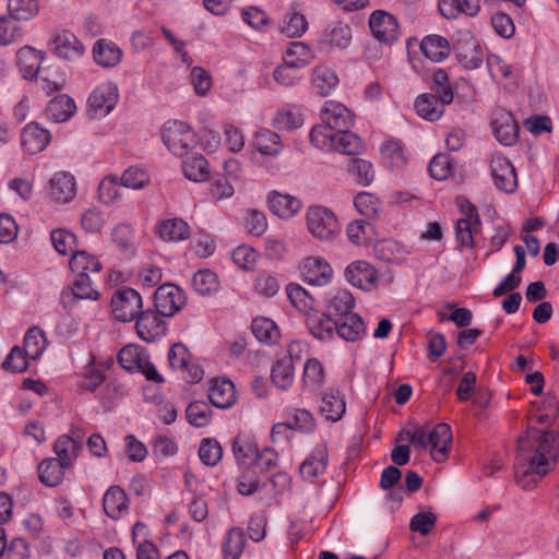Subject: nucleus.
<instances>
[{
	"instance_id": "nucleus-52",
	"label": "nucleus",
	"mask_w": 559,
	"mask_h": 559,
	"mask_svg": "<svg viewBox=\"0 0 559 559\" xmlns=\"http://www.w3.org/2000/svg\"><path fill=\"white\" fill-rule=\"evenodd\" d=\"M252 334L264 344H274L280 338V330L276 323L265 317L255 318L251 324Z\"/></svg>"
},
{
	"instance_id": "nucleus-37",
	"label": "nucleus",
	"mask_w": 559,
	"mask_h": 559,
	"mask_svg": "<svg viewBox=\"0 0 559 559\" xmlns=\"http://www.w3.org/2000/svg\"><path fill=\"white\" fill-rule=\"evenodd\" d=\"M492 132L502 145H512L518 136V126L509 112H498L492 122Z\"/></svg>"
},
{
	"instance_id": "nucleus-24",
	"label": "nucleus",
	"mask_w": 559,
	"mask_h": 559,
	"mask_svg": "<svg viewBox=\"0 0 559 559\" xmlns=\"http://www.w3.org/2000/svg\"><path fill=\"white\" fill-rule=\"evenodd\" d=\"M72 433L75 435L76 438L62 435L58 437L53 443V452L56 454L53 459L58 460V462L67 468L74 464L81 451V436L79 429L73 428Z\"/></svg>"
},
{
	"instance_id": "nucleus-17",
	"label": "nucleus",
	"mask_w": 559,
	"mask_h": 559,
	"mask_svg": "<svg viewBox=\"0 0 559 559\" xmlns=\"http://www.w3.org/2000/svg\"><path fill=\"white\" fill-rule=\"evenodd\" d=\"M51 50L59 57L74 61L85 53V46L71 32L61 31L56 33L49 40Z\"/></svg>"
},
{
	"instance_id": "nucleus-20",
	"label": "nucleus",
	"mask_w": 559,
	"mask_h": 559,
	"mask_svg": "<svg viewBox=\"0 0 559 559\" xmlns=\"http://www.w3.org/2000/svg\"><path fill=\"white\" fill-rule=\"evenodd\" d=\"M324 310L338 319L354 312L356 300L346 288H332L324 295Z\"/></svg>"
},
{
	"instance_id": "nucleus-11",
	"label": "nucleus",
	"mask_w": 559,
	"mask_h": 559,
	"mask_svg": "<svg viewBox=\"0 0 559 559\" xmlns=\"http://www.w3.org/2000/svg\"><path fill=\"white\" fill-rule=\"evenodd\" d=\"M456 58L468 70L478 69L484 61V51L477 39L469 32H460L454 43Z\"/></svg>"
},
{
	"instance_id": "nucleus-47",
	"label": "nucleus",
	"mask_w": 559,
	"mask_h": 559,
	"mask_svg": "<svg viewBox=\"0 0 559 559\" xmlns=\"http://www.w3.org/2000/svg\"><path fill=\"white\" fill-rule=\"evenodd\" d=\"M182 171L190 181L203 182L209 178V163L203 155L194 154L183 160Z\"/></svg>"
},
{
	"instance_id": "nucleus-14",
	"label": "nucleus",
	"mask_w": 559,
	"mask_h": 559,
	"mask_svg": "<svg viewBox=\"0 0 559 559\" xmlns=\"http://www.w3.org/2000/svg\"><path fill=\"white\" fill-rule=\"evenodd\" d=\"M369 27L373 37L385 44L394 43L400 36L397 20L384 10H376L370 14Z\"/></svg>"
},
{
	"instance_id": "nucleus-28",
	"label": "nucleus",
	"mask_w": 559,
	"mask_h": 559,
	"mask_svg": "<svg viewBox=\"0 0 559 559\" xmlns=\"http://www.w3.org/2000/svg\"><path fill=\"white\" fill-rule=\"evenodd\" d=\"M94 61L102 68L110 69L117 67L122 59L121 48L114 41L100 38L95 41L92 49Z\"/></svg>"
},
{
	"instance_id": "nucleus-57",
	"label": "nucleus",
	"mask_w": 559,
	"mask_h": 559,
	"mask_svg": "<svg viewBox=\"0 0 559 559\" xmlns=\"http://www.w3.org/2000/svg\"><path fill=\"white\" fill-rule=\"evenodd\" d=\"M186 417L193 427H205L211 420L212 409L205 402L194 401L188 405Z\"/></svg>"
},
{
	"instance_id": "nucleus-58",
	"label": "nucleus",
	"mask_w": 559,
	"mask_h": 559,
	"mask_svg": "<svg viewBox=\"0 0 559 559\" xmlns=\"http://www.w3.org/2000/svg\"><path fill=\"white\" fill-rule=\"evenodd\" d=\"M280 287L281 284L277 277L266 271L259 272L253 280L254 292L265 298L274 297Z\"/></svg>"
},
{
	"instance_id": "nucleus-25",
	"label": "nucleus",
	"mask_w": 559,
	"mask_h": 559,
	"mask_svg": "<svg viewBox=\"0 0 559 559\" xmlns=\"http://www.w3.org/2000/svg\"><path fill=\"white\" fill-rule=\"evenodd\" d=\"M319 412L331 423L340 421L346 412L344 394L332 388L325 390L320 399Z\"/></svg>"
},
{
	"instance_id": "nucleus-1",
	"label": "nucleus",
	"mask_w": 559,
	"mask_h": 559,
	"mask_svg": "<svg viewBox=\"0 0 559 559\" xmlns=\"http://www.w3.org/2000/svg\"><path fill=\"white\" fill-rule=\"evenodd\" d=\"M559 462V440L552 431L543 432L532 450L520 442L514 463L516 484L524 490L536 488L539 480L554 471Z\"/></svg>"
},
{
	"instance_id": "nucleus-38",
	"label": "nucleus",
	"mask_w": 559,
	"mask_h": 559,
	"mask_svg": "<svg viewBox=\"0 0 559 559\" xmlns=\"http://www.w3.org/2000/svg\"><path fill=\"white\" fill-rule=\"evenodd\" d=\"M76 111L74 100L68 95H59L52 98L46 108V116L53 122L68 121Z\"/></svg>"
},
{
	"instance_id": "nucleus-56",
	"label": "nucleus",
	"mask_w": 559,
	"mask_h": 559,
	"mask_svg": "<svg viewBox=\"0 0 559 559\" xmlns=\"http://www.w3.org/2000/svg\"><path fill=\"white\" fill-rule=\"evenodd\" d=\"M246 538L241 528L233 527L228 531L224 542L225 559H239L245 549Z\"/></svg>"
},
{
	"instance_id": "nucleus-33",
	"label": "nucleus",
	"mask_w": 559,
	"mask_h": 559,
	"mask_svg": "<svg viewBox=\"0 0 559 559\" xmlns=\"http://www.w3.org/2000/svg\"><path fill=\"white\" fill-rule=\"evenodd\" d=\"M35 79L38 90L43 91L46 95L63 90L67 83L66 73L57 66L41 68Z\"/></svg>"
},
{
	"instance_id": "nucleus-60",
	"label": "nucleus",
	"mask_w": 559,
	"mask_h": 559,
	"mask_svg": "<svg viewBox=\"0 0 559 559\" xmlns=\"http://www.w3.org/2000/svg\"><path fill=\"white\" fill-rule=\"evenodd\" d=\"M233 452L239 464L249 465L254 463L258 448L254 442L238 436L233 442Z\"/></svg>"
},
{
	"instance_id": "nucleus-42",
	"label": "nucleus",
	"mask_w": 559,
	"mask_h": 559,
	"mask_svg": "<svg viewBox=\"0 0 559 559\" xmlns=\"http://www.w3.org/2000/svg\"><path fill=\"white\" fill-rule=\"evenodd\" d=\"M295 380V365L289 359L277 358L271 370V381L280 391H287Z\"/></svg>"
},
{
	"instance_id": "nucleus-51",
	"label": "nucleus",
	"mask_w": 559,
	"mask_h": 559,
	"mask_svg": "<svg viewBox=\"0 0 559 559\" xmlns=\"http://www.w3.org/2000/svg\"><path fill=\"white\" fill-rule=\"evenodd\" d=\"M191 285L201 296H211L219 290L218 276L207 269L195 272L191 278Z\"/></svg>"
},
{
	"instance_id": "nucleus-9",
	"label": "nucleus",
	"mask_w": 559,
	"mask_h": 559,
	"mask_svg": "<svg viewBox=\"0 0 559 559\" xmlns=\"http://www.w3.org/2000/svg\"><path fill=\"white\" fill-rule=\"evenodd\" d=\"M489 168L493 185L497 189L513 193L518 188V175L512 163L499 152L489 157Z\"/></svg>"
},
{
	"instance_id": "nucleus-40",
	"label": "nucleus",
	"mask_w": 559,
	"mask_h": 559,
	"mask_svg": "<svg viewBox=\"0 0 559 559\" xmlns=\"http://www.w3.org/2000/svg\"><path fill=\"white\" fill-rule=\"evenodd\" d=\"M420 50L426 58L433 62H441L450 55L449 41L440 35H427L420 43Z\"/></svg>"
},
{
	"instance_id": "nucleus-53",
	"label": "nucleus",
	"mask_w": 559,
	"mask_h": 559,
	"mask_svg": "<svg viewBox=\"0 0 559 559\" xmlns=\"http://www.w3.org/2000/svg\"><path fill=\"white\" fill-rule=\"evenodd\" d=\"M189 82L194 94L199 97H206L213 87L212 74L201 66L191 67Z\"/></svg>"
},
{
	"instance_id": "nucleus-63",
	"label": "nucleus",
	"mask_w": 559,
	"mask_h": 559,
	"mask_svg": "<svg viewBox=\"0 0 559 559\" xmlns=\"http://www.w3.org/2000/svg\"><path fill=\"white\" fill-rule=\"evenodd\" d=\"M336 145L333 151H337L347 155H356L362 147V142L358 135L347 131V129H340L336 136Z\"/></svg>"
},
{
	"instance_id": "nucleus-44",
	"label": "nucleus",
	"mask_w": 559,
	"mask_h": 559,
	"mask_svg": "<svg viewBox=\"0 0 559 559\" xmlns=\"http://www.w3.org/2000/svg\"><path fill=\"white\" fill-rule=\"evenodd\" d=\"M285 293L290 305L298 312L306 316L314 308V298L301 285L289 283L285 286Z\"/></svg>"
},
{
	"instance_id": "nucleus-46",
	"label": "nucleus",
	"mask_w": 559,
	"mask_h": 559,
	"mask_svg": "<svg viewBox=\"0 0 559 559\" xmlns=\"http://www.w3.org/2000/svg\"><path fill=\"white\" fill-rule=\"evenodd\" d=\"M352 41V28L348 24L337 22L332 25L321 39L320 45L328 48H346Z\"/></svg>"
},
{
	"instance_id": "nucleus-39",
	"label": "nucleus",
	"mask_w": 559,
	"mask_h": 559,
	"mask_svg": "<svg viewBox=\"0 0 559 559\" xmlns=\"http://www.w3.org/2000/svg\"><path fill=\"white\" fill-rule=\"evenodd\" d=\"M414 107L416 114L428 121H437L444 114L442 103L438 102L437 95L432 93H424L416 97Z\"/></svg>"
},
{
	"instance_id": "nucleus-49",
	"label": "nucleus",
	"mask_w": 559,
	"mask_h": 559,
	"mask_svg": "<svg viewBox=\"0 0 559 559\" xmlns=\"http://www.w3.org/2000/svg\"><path fill=\"white\" fill-rule=\"evenodd\" d=\"M66 469L67 467L60 464L58 460L48 457L39 463L38 476L44 485L55 487L62 481Z\"/></svg>"
},
{
	"instance_id": "nucleus-10",
	"label": "nucleus",
	"mask_w": 559,
	"mask_h": 559,
	"mask_svg": "<svg viewBox=\"0 0 559 559\" xmlns=\"http://www.w3.org/2000/svg\"><path fill=\"white\" fill-rule=\"evenodd\" d=\"M118 99L119 91L117 84L106 81L93 88L87 98V107L95 117H105L114 110Z\"/></svg>"
},
{
	"instance_id": "nucleus-55",
	"label": "nucleus",
	"mask_w": 559,
	"mask_h": 559,
	"mask_svg": "<svg viewBox=\"0 0 559 559\" xmlns=\"http://www.w3.org/2000/svg\"><path fill=\"white\" fill-rule=\"evenodd\" d=\"M7 187L21 201L28 202L34 195L35 174L13 177L8 181Z\"/></svg>"
},
{
	"instance_id": "nucleus-16",
	"label": "nucleus",
	"mask_w": 559,
	"mask_h": 559,
	"mask_svg": "<svg viewBox=\"0 0 559 559\" xmlns=\"http://www.w3.org/2000/svg\"><path fill=\"white\" fill-rule=\"evenodd\" d=\"M306 324L310 334L320 342H332L335 338L336 318L325 310L313 308L306 314Z\"/></svg>"
},
{
	"instance_id": "nucleus-4",
	"label": "nucleus",
	"mask_w": 559,
	"mask_h": 559,
	"mask_svg": "<svg viewBox=\"0 0 559 559\" xmlns=\"http://www.w3.org/2000/svg\"><path fill=\"white\" fill-rule=\"evenodd\" d=\"M162 140L170 153L183 156L194 146L195 133L187 122L168 120L162 128Z\"/></svg>"
},
{
	"instance_id": "nucleus-48",
	"label": "nucleus",
	"mask_w": 559,
	"mask_h": 559,
	"mask_svg": "<svg viewBox=\"0 0 559 559\" xmlns=\"http://www.w3.org/2000/svg\"><path fill=\"white\" fill-rule=\"evenodd\" d=\"M338 130L323 122L314 126L310 131V141L319 150L333 151L336 145Z\"/></svg>"
},
{
	"instance_id": "nucleus-31",
	"label": "nucleus",
	"mask_w": 559,
	"mask_h": 559,
	"mask_svg": "<svg viewBox=\"0 0 559 559\" xmlns=\"http://www.w3.org/2000/svg\"><path fill=\"white\" fill-rule=\"evenodd\" d=\"M100 294L90 276H75L71 287L63 290L62 301L69 305L81 299L97 300Z\"/></svg>"
},
{
	"instance_id": "nucleus-8",
	"label": "nucleus",
	"mask_w": 559,
	"mask_h": 559,
	"mask_svg": "<svg viewBox=\"0 0 559 559\" xmlns=\"http://www.w3.org/2000/svg\"><path fill=\"white\" fill-rule=\"evenodd\" d=\"M344 278L349 285L364 292L376 289L380 282L378 270L365 260L350 262L344 270Z\"/></svg>"
},
{
	"instance_id": "nucleus-12",
	"label": "nucleus",
	"mask_w": 559,
	"mask_h": 559,
	"mask_svg": "<svg viewBox=\"0 0 559 559\" xmlns=\"http://www.w3.org/2000/svg\"><path fill=\"white\" fill-rule=\"evenodd\" d=\"M302 280L312 286H325L333 280L334 272L331 264L322 257L310 255L300 264Z\"/></svg>"
},
{
	"instance_id": "nucleus-45",
	"label": "nucleus",
	"mask_w": 559,
	"mask_h": 559,
	"mask_svg": "<svg viewBox=\"0 0 559 559\" xmlns=\"http://www.w3.org/2000/svg\"><path fill=\"white\" fill-rule=\"evenodd\" d=\"M381 158L383 163L392 168H402L405 166L407 157L404 145L401 141L389 139L380 146Z\"/></svg>"
},
{
	"instance_id": "nucleus-15",
	"label": "nucleus",
	"mask_w": 559,
	"mask_h": 559,
	"mask_svg": "<svg viewBox=\"0 0 559 559\" xmlns=\"http://www.w3.org/2000/svg\"><path fill=\"white\" fill-rule=\"evenodd\" d=\"M157 310H145L140 313L135 323L138 336L147 343H153L166 335L167 325Z\"/></svg>"
},
{
	"instance_id": "nucleus-50",
	"label": "nucleus",
	"mask_w": 559,
	"mask_h": 559,
	"mask_svg": "<svg viewBox=\"0 0 559 559\" xmlns=\"http://www.w3.org/2000/svg\"><path fill=\"white\" fill-rule=\"evenodd\" d=\"M280 29L282 34L289 38H298L307 32L308 21L305 14L292 8L282 20Z\"/></svg>"
},
{
	"instance_id": "nucleus-35",
	"label": "nucleus",
	"mask_w": 559,
	"mask_h": 559,
	"mask_svg": "<svg viewBox=\"0 0 559 559\" xmlns=\"http://www.w3.org/2000/svg\"><path fill=\"white\" fill-rule=\"evenodd\" d=\"M70 269L75 276H90L102 271L98 258L85 250H76L69 261Z\"/></svg>"
},
{
	"instance_id": "nucleus-32",
	"label": "nucleus",
	"mask_w": 559,
	"mask_h": 559,
	"mask_svg": "<svg viewBox=\"0 0 559 559\" xmlns=\"http://www.w3.org/2000/svg\"><path fill=\"white\" fill-rule=\"evenodd\" d=\"M329 454L325 444H318L301 463L299 471L305 479H312L322 475L328 466Z\"/></svg>"
},
{
	"instance_id": "nucleus-2",
	"label": "nucleus",
	"mask_w": 559,
	"mask_h": 559,
	"mask_svg": "<svg viewBox=\"0 0 559 559\" xmlns=\"http://www.w3.org/2000/svg\"><path fill=\"white\" fill-rule=\"evenodd\" d=\"M407 437L416 448L429 449L435 462L441 463L448 459L452 441V430L448 424H438L428 432L424 428H415L407 432Z\"/></svg>"
},
{
	"instance_id": "nucleus-61",
	"label": "nucleus",
	"mask_w": 559,
	"mask_h": 559,
	"mask_svg": "<svg viewBox=\"0 0 559 559\" xmlns=\"http://www.w3.org/2000/svg\"><path fill=\"white\" fill-rule=\"evenodd\" d=\"M98 200L105 205H111L121 198V189L117 176H106L98 186Z\"/></svg>"
},
{
	"instance_id": "nucleus-34",
	"label": "nucleus",
	"mask_w": 559,
	"mask_h": 559,
	"mask_svg": "<svg viewBox=\"0 0 559 559\" xmlns=\"http://www.w3.org/2000/svg\"><path fill=\"white\" fill-rule=\"evenodd\" d=\"M253 146L263 156L275 157L283 151L281 136L266 128L259 129L252 139Z\"/></svg>"
},
{
	"instance_id": "nucleus-59",
	"label": "nucleus",
	"mask_w": 559,
	"mask_h": 559,
	"mask_svg": "<svg viewBox=\"0 0 559 559\" xmlns=\"http://www.w3.org/2000/svg\"><path fill=\"white\" fill-rule=\"evenodd\" d=\"M20 21L12 15L0 17V45L7 46L22 39Z\"/></svg>"
},
{
	"instance_id": "nucleus-5",
	"label": "nucleus",
	"mask_w": 559,
	"mask_h": 559,
	"mask_svg": "<svg viewBox=\"0 0 559 559\" xmlns=\"http://www.w3.org/2000/svg\"><path fill=\"white\" fill-rule=\"evenodd\" d=\"M308 231L318 240L330 241L340 233V224L335 214L322 205H312L306 211Z\"/></svg>"
},
{
	"instance_id": "nucleus-19",
	"label": "nucleus",
	"mask_w": 559,
	"mask_h": 559,
	"mask_svg": "<svg viewBox=\"0 0 559 559\" xmlns=\"http://www.w3.org/2000/svg\"><path fill=\"white\" fill-rule=\"evenodd\" d=\"M50 141V131L37 122H29L22 129L21 145L27 154L34 155L43 152Z\"/></svg>"
},
{
	"instance_id": "nucleus-26",
	"label": "nucleus",
	"mask_w": 559,
	"mask_h": 559,
	"mask_svg": "<svg viewBox=\"0 0 559 559\" xmlns=\"http://www.w3.org/2000/svg\"><path fill=\"white\" fill-rule=\"evenodd\" d=\"M326 372L323 364L316 357L307 358L301 372V388L305 392L316 393L325 384Z\"/></svg>"
},
{
	"instance_id": "nucleus-27",
	"label": "nucleus",
	"mask_w": 559,
	"mask_h": 559,
	"mask_svg": "<svg viewBox=\"0 0 559 559\" xmlns=\"http://www.w3.org/2000/svg\"><path fill=\"white\" fill-rule=\"evenodd\" d=\"M321 122L340 129H348L353 123L349 109L340 102L326 100L320 109Z\"/></svg>"
},
{
	"instance_id": "nucleus-43",
	"label": "nucleus",
	"mask_w": 559,
	"mask_h": 559,
	"mask_svg": "<svg viewBox=\"0 0 559 559\" xmlns=\"http://www.w3.org/2000/svg\"><path fill=\"white\" fill-rule=\"evenodd\" d=\"M304 124L301 108L287 105L278 109L273 118V126L280 130L292 131Z\"/></svg>"
},
{
	"instance_id": "nucleus-36",
	"label": "nucleus",
	"mask_w": 559,
	"mask_h": 559,
	"mask_svg": "<svg viewBox=\"0 0 559 559\" xmlns=\"http://www.w3.org/2000/svg\"><path fill=\"white\" fill-rule=\"evenodd\" d=\"M314 60V52L304 41H292L283 53V61L297 70L306 68Z\"/></svg>"
},
{
	"instance_id": "nucleus-54",
	"label": "nucleus",
	"mask_w": 559,
	"mask_h": 559,
	"mask_svg": "<svg viewBox=\"0 0 559 559\" xmlns=\"http://www.w3.org/2000/svg\"><path fill=\"white\" fill-rule=\"evenodd\" d=\"M47 345L44 332L38 328L29 329L23 342V350L31 360H36L40 357Z\"/></svg>"
},
{
	"instance_id": "nucleus-21",
	"label": "nucleus",
	"mask_w": 559,
	"mask_h": 559,
	"mask_svg": "<svg viewBox=\"0 0 559 559\" xmlns=\"http://www.w3.org/2000/svg\"><path fill=\"white\" fill-rule=\"evenodd\" d=\"M154 233L165 242H180L190 237V227L180 217H164L156 222Z\"/></svg>"
},
{
	"instance_id": "nucleus-13",
	"label": "nucleus",
	"mask_w": 559,
	"mask_h": 559,
	"mask_svg": "<svg viewBox=\"0 0 559 559\" xmlns=\"http://www.w3.org/2000/svg\"><path fill=\"white\" fill-rule=\"evenodd\" d=\"M154 301L160 316L171 317L185 306L186 295L179 286L167 283L155 290Z\"/></svg>"
},
{
	"instance_id": "nucleus-3",
	"label": "nucleus",
	"mask_w": 559,
	"mask_h": 559,
	"mask_svg": "<svg viewBox=\"0 0 559 559\" xmlns=\"http://www.w3.org/2000/svg\"><path fill=\"white\" fill-rule=\"evenodd\" d=\"M118 361L123 369L132 373H141L147 381L164 382V377L150 360L146 349L139 345L129 344L121 348L118 354Z\"/></svg>"
},
{
	"instance_id": "nucleus-22",
	"label": "nucleus",
	"mask_w": 559,
	"mask_h": 559,
	"mask_svg": "<svg viewBox=\"0 0 559 559\" xmlns=\"http://www.w3.org/2000/svg\"><path fill=\"white\" fill-rule=\"evenodd\" d=\"M45 56L43 50H38L32 46H24L16 51L15 63L24 80H35Z\"/></svg>"
},
{
	"instance_id": "nucleus-7",
	"label": "nucleus",
	"mask_w": 559,
	"mask_h": 559,
	"mask_svg": "<svg viewBox=\"0 0 559 559\" xmlns=\"http://www.w3.org/2000/svg\"><path fill=\"white\" fill-rule=\"evenodd\" d=\"M143 307L141 295L133 288L118 289L111 297L112 316L121 322H131Z\"/></svg>"
},
{
	"instance_id": "nucleus-23",
	"label": "nucleus",
	"mask_w": 559,
	"mask_h": 559,
	"mask_svg": "<svg viewBox=\"0 0 559 559\" xmlns=\"http://www.w3.org/2000/svg\"><path fill=\"white\" fill-rule=\"evenodd\" d=\"M207 395L217 408H229L237 401L235 384L225 378H214L209 381Z\"/></svg>"
},
{
	"instance_id": "nucleus-30",
	"label": "nucleus",
	"mask_w": 559,
	"mask_h": 559,
	"mask_svg": "<svg viewBox=\"0 0 559 559\" xmlns=\"http://www.w3.org/2000/svg\"><path fill=\"white\" fill-rule=\"evenodd\" d=\"M366 334V325L362 318L356 313L336 319L335 336L346 342H357Z\"/></svg>"
},
{
	"instance_id": "nucleus-6",
	"label": "nucleus",
	"mask_w": 559,
	"mask_h": 559,
	"mask_svg": "<svg viewBox=\"0 0 559 559\" xmlns=\"http://www.w3.org/2000/svg\"><path fill=\"white\" fill-rule=\"evenodd\" d=\"M76 192L78 181L66 170L53 173L45 186L46 199L55 206L69 204L74 200Z\"/></svg>"
},
{
	"instance_id": "nucleus-64",
	"label": "nucleus",
	"mask_w": 559,
	"mask_h": 559,
	"mask_svg": "<svg viewBox=\"0 0 559 559\" xmlns=\"http://www.w3.org/2000/svg\"><path fill=\"white\" fill-rule=\"evenodd\" d=\"M148 183H150L148 174L144 169L138 168V167L127 168L122 173L121 178H120L121 186L129 188V189H133V190L142 189V188L146 187Z\"/></svg>"
},
{
	"instance_id": "nucleus-18",
	"label": "nucleus",
	"mask_w": 559,
	"mask_h": 559,
	"mask_svg": "<svg viewBox=\"0 0 559 559\" xmlns=\"http://www.w3.org/2000/svg\"><path fill=\"white\" fill-rule=\"evenodd\" d=\"M266 205L278 218L290 219L301 211L302 202L293 194L271 190L266 195Z\"/></svg>"
},
{
	"instance_id": "nucleus-41",
	"label": "nucleus",
	"mask_w": 559,
	"mask_h": 559,
	"mask_svg": "<svg viewBox=\"0 0 559 559\" xmlns=\"http://www.w3.org/2000/svg\"><path fill=\"white\" fill-rule=\"evenodd\" d=\"M311 84L320 96H328L338 85V78L330 68L317 66L312 70Z\"/></svg>"
},
{
	"instance_id": "nucleus-62",
	"label": "nucleus",
	"mask_w": 559,
	"mask_h": 559,
	"mask_svg": "<svg viewBox=\"0 0 559 559\" xmlns=\"http://www.w3.org/2000/svg\"><path fill=\"white\" fill-rule=\"evenodd\" d=\"M50 238L52 246L58 253L62 255L71 253L72 255L73 252L76 251V237L73 233L63 228H57L51 231Z\"/></svg>"
},
{
	"instance_id": "nucleus-29",
	"label": "nucleus",
	"mask_w": 559,
	"mask_h": 559,
	"mask_svg": "<svg viewBox=\"0 0 559 559\" xmlns=\"http://www.w3.org/2000/svg\"><path fill=\"white\" fill-rule=\"evenodd\" d=\"M103 509L112 520L123 518L129 510V500L124 490L119 486L109 487L103 497Z\"/></svg>"
}]
</instances>
